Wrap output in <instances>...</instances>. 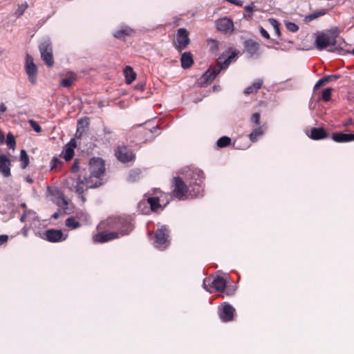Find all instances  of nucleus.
I'll use <instances>...</instances> for the list:
<instances>
[{
  "label": "nucleus",
  "instance_id": "f257e3e1",
  "mask_svg": "<svg viewBox=\"0 0 354 354\" xmlns=\"http://www.w3.org/2000/svg\"><path fill=\"white\" fill-rule=\"evenodd\" d=\"M105 171L104 162L100 158L91 159L89 163L82 169L77 178L66 180L67 187L80 195L82 203L86 201L83 193L88 189L97 187L103 184L101 176Z\"/></svg>",
  "mask_w": 354,
  "mask_h": 354
},
{
  "label": "nucleus",
  "instance_id": "f03ea898",
  "mask_svg": "<svg viewBox=\"0 0 354 354\" xmlns=\"http://www.w3.org/2000/svg\"><path fill=\"white\" fill-rule=\"evenodd\" d=\"M100 225L102 227L106 226L115 231L100 232L95 234L93 236L95 242L105 243L115 239H118L129 234L133 228L130 216L109 218L106 221L102 222Z\"/></svg>",
  "mask_w": 354,
  "mask_h": 354
},
{
  "label": "nucleus",
  "instance_id": "7ed1b4c3",
  "mask_svg": "<svg viewBox=\"0 0 354 354\" xmlns=\"http://www.w3.org/2000/svg\"><path fill=\"white\" fill-rule=\"evenodd\" d=\"M235 52L225 51L218 59L216 65L210 67L199 79L198 84L201 86L209 84L213 82L217 75L230 64L236 57Z\"/></svg>",
  "mask_w": 354,
  "mask_h": 354
},
{
  "label": "nucleus",
  "instance_id": "20e7f679",
  "mask_svg": "<svg viewBox=\"0 0 354 354\" xmlns=\"http://www.w3.org/2000/svg\"><path fill=\"white\" fill-rule=\"evenodd\" d=\"M336 36L328 33H320L315 35V45L317 49L322 50L328 47V51L331 53H339L343 49L336 46Z\"/></svg>",
  "mask_w": 354,
  "mask_h": 354
},
{
  "label": "nucleus",
  "instance_id": "39448f33",
  "mask_svg": "<svg viewBox=\"0 0 354 354\" xmlns=\"http://www.w3.org/2000/svg\"><path fill=\"white\" fill-rule=\"evenodd\" d=\"M186 176L189 187L193 188L192 197L198 196L203 190L202 183L205 177L203 171L197 168L189 170Z\"/></svg>",
  "mask_w": 354,
  "mask_h": 354
},
{
  "label": "nucleus",
  "instance_id": "423d86ee",
  "mask_svg": "<svg viewBox=\"0 0 354 354\" xmlns=\"http://www.w3.org/2000/svg\"><path fill=\"white\" fill-rule=\"evenodd\" d=\"M173 194L178 200H185L189 196L192 197L193 188L189 187V185H187L181 178L176 177L174 178Z\"/></svg>",
  "mask_w": 354,
  "mask_h": 354
},
{
  "label": "nucleus",
  "instance_id": "0eeeda50",
  "mask_svg": "<svg viewBox=\"0 0 354 354\" xmlns=\"http://www.w3.org/2000/svg\"><path fill=\"white\" fill-rule=\"evenodd\" d=\"M226 286V281L221 276H217L214 279L205 278L203 282V288L209 292L214 291L224 292Z\"/></svg>",
  "mask_w": 354,
  "mask_h": 354
},
{
  "label": "nucleus",
  "instance_id": "6e6552de",
  "mask_svg": "<svg viewBox=\"0 0 354 354\" xmlns=\"http://www.w3.org/2000/svg\"><path fill=\"white\" fill-rule=\"evenodd\" d=\"M39 50L41 58L44 62L49 67L54 64V57L53 55L52 43L48 38L44 39L39 45Z\"/></svg>",
  "mask_w": 354,
  "mask_h": 354
},
{
  "label": "nucleus",
  "instance_id": "1a4fd4ad",
  "mask_svg": "<svg viewBox=\"0 0 354 354\" xmlns=\"http://www.w3.org/2000/svg\"><path fill=\"white\" fill-rule=\"evenodd\" d=\"M169 230L165 225L158 228L154 241V246L159 250H164L169 245Z\"/></svg>",
  "mask_w": 354,
  "mask_h": 354
},
{
  "label": "nucleus",
  "instance_id": "9d476101",
  "mask_svg": "<svg viewBox=\"0 0 354 354\" xmlns=\"http://www.w3.org/2000/svg\"><path fill=\"white\" fill-rule=\"evenodd\" d=\"M25 69L28 75L29 82L32 84H36L38 70L37 66L33 62L32 57L28 54H27L26 57Z\"/></svg>",
  "mask_w": 354,
  "mask_h": 354
},
{
  "label": "nucleus",
  "instance_id": "9b49d317",
  "mask_svg": "<svg viewBox=\"0 0 354 354\" xmlns=\"http://www.w3.org/2000/svg\"><path fill=\"white\" fill-rule=\"evenodd\" d=\"M244 48L250 58H258L261 55L259 44L252 39L246 40L244 42Z\"/></svg>",
  "mask_w": 354,
  "mask_h": 354
},
{
  "label": "nucleus",
  "instance_id": "f8f14e48",
  "mask_svg": "<svg viewBox=\"0 0 354 354\" xmlns=\"http://www.w3.org/2000/svg\"><path fill=\"white\" fill-rule=\"evenodd\" d=\"M234 313L235 309L232 305L224 303L219 310L218 316L223 322H228L233 320Z\"/></svg>",
  "mask_w": 354,
  "mask_h": 354
},
{
  "label": "nucleus",
  "instance_id": "ddd939ff",
  "mask_svg": "<svg viewBox=\"0 0 354 354\" xmlns=\"http://www.w3.org/2000/svg\"><path fill=\"white\" fill-rule=\"evenodd\" d=\"M177 45L176 48L179 52L185 49L189 44V38L188 32L185 28H180L177 33Z\"/></svg>",
  "mask_w": 354,
  "mask_h": 354
},
{
  "label": "nucleus",
  "instance_id": "4468645a",
  "mask_svg": "<svg viewBox=\"0 0 354 354\" xmlns=\"http://www.w3.org/2000/svg\"><path fill=\"white\" fill-rule=\"evenodd\" d=\"M115 156L120 161L127 162L134 158V154L126 146H119L115 151Z\"/></svg>",
  "mask_w": 354,
  "mask_h": 354
},
{
  "label": "nucleus",
  "instance_id": "2eb2a0df",
  "mask_svg": "<svg viewBox=\"0 0 354 354\" xmlns=\"http://www.w3.org/2000/svg\"><path fill=\"white\" fill-rule=\"evenodd\" d=\"M216 28L219 31L232 33L234 30V23L230 18L223 17L217 20Z\"/></svg>",
  "mask_w": 354,
  "mask_h": 354
},
{
  "label": "nucleus",
  "instance_id": "dca6fc26",
  "mask_svg": "<svg viewBox=\"0 0 354 354\" xmlns=\"http://www.w3.org/2000/svg\"><path fill=\"white\" fill-rule=\"evenodd\" d=\"M135 33V30L131 27L122 25L120 28L115 30L113 37L118 39L123 40L126 37H131Z\"/></svg>",
  "mask_w": 354,
  "mask_h": 354
},
{
  "label": "nucleus",
  "instance_id": "f3484780",
  "mask_svg": "<svg viewBox=\"0 0 354 354\" xmlns=\"http://www.w3.org/2000/svg\"><path fill=\"white\" fill-rule=\"evenodd\" d=\"M45 239L50 242H59L66 239L60 230H48L44 234Z\"/></svg>",
  "mask_w": 354,
  "mask_h": 354
},
{
  "label": "nucleus",
  "instance_id": "a211bd4d",
  "mask_svg": "<svg viewBox=\"0 0 354 354\" xmlns=\"http://www.w3.org/2000/svg\"><path fill=\"white\" fill-rule=\"evenodd\" d=\"M10 160L7 156L2 154L0 155V173L4 177H9L10 176Z\"/></svg>",
  "mask_w": 354,
  "mask_h": 354
},
{
  "label": "nucleus",
  "instance_id": "6ab92c4d",
  "mask_svg": "<svg viewBox=\"0 0 354 354\" xmlns=\"http://www.w3.org/2000/svg\"><path fill=\"white\" fill-rule=\"evenodd\" d=\"M76 147V142L74 139L71 141L65 146L64 150L62 152L61 156L66 160H71L74 156V149Z\"/></svg>",
  "mask_w": 354,
  "mask_h": 354
},
{
  "label": "nucleus",
  "instance_id": "aec40b11",
  "mask_svg": "<svg viewBox=\"0 0 354 354\" xmlns=\"http://www.w3.org/2000/svg\"><path fill=\"white\" fill-rule=\"evenodd\" d=\"M266 126L261 125L253 129L252 132L249 134V139L252 142H257L260 138H261L266 131Z\"/></svg>",
  "mask_w": 354,
  "mask_h": 354
},
{
  "label": "nucleus",
  "instance_id": "412c9836",
  "mask_svg": "<svg viewBox=\"0 0 354 354\" xmlns=\"http://www.w3.org/2000/svg\"><path fill=\"white\" fill-rule=\"evenodd\" d=\"M332 139L336 142H348L354 140V134L344 133L342 132L334 133Z\"/></svg>",
  "mask_w": 354,
  "mask_h": 354
},
{
  "label": "nucleus",
  "instance_id": "4be33fe9",
  "mask_svg": "<svg viewBox=\"0 0 354 354\" xmlns=\"http://www.w3.org/2000/svg\"><path fill=\"white\" fill-rule=\"evenodd\" d=\"M310 137L313 140H322L326 138L328 134L323 128H313L310 131Z\"/></svg>",
  "mask_w": 354,
  "mask_h": 354
},
{
  "label": "nucleus",
  "instance_id": "5701e85b",
  "mask_svg": "<svg viewBox=\"0 0 354 354\" xmlns=\"http://www.w3.org/2000/svg\"><path fill=\"white\" fill-rule=\"evenodd\" d=\"M53 198L52 201L59 207L61 206L62 204L66 203V198L64 196V194L57 190L55 189L52 192Z\"/></svg>",
  "mask_w": 354,
  "mask_h": 354
},
{
  "label": "nucleus",
  "instance_id": "b1692460",
  "mask_svg": "<svg viewBox=\"0 0 354 354\" xmlns=\"http://www.w3.org/2000/svg\"><path fill=\"white\" fill-rule=\"evenodd\" d=\"M340 77L339 75H330L324 77L323 78L319 79L314 86V89L324 85V84L329 82H334L338 80Z\"/></svg>",
  "mask_w": 354,
  "mask_h": 354
},
{
  "label": "nucleus",
  "instance_id": "393cba45",
  "mask_svg": "<svg viewBox=\"0 0 354 354\" xmlns=\"http://www.w3.org/2000/svg\"><path fill=\"white\" fill-rule=\"evenodd\" d=\"M181 66L183 68H189L193 64L192 56L190 53H184L182 55L181 59Z\"/></svg>",
  "mask_w": 354,
  "mask_h": 354
},
{
  "label": "nucleus",
  "instance_id": "a878e982",
  "mask_svg": "<svg viewBox=\"0 0 354 354\" xmlns=\"http://www.w3.org/2000/svg\"><path fill=\"white\" fill-rule=\"evenodd\" d=\"M326 14V11L324 9L320 10H317L310 13V15L306 16L304 19V22L308 23L322 16H324Z\"/></svg>",
  "mask_w": 354,
  "mask_h": 354
},
{
  "label": "nucleus",
  "instance_id": "bb28decb",
  "mask_svg": "<svg viewBox=\"0 0 354 354\" xmlns=\"http://www.w3.org/2000/svg\"><path fill=\"white\" fill-rule=\"evenodd\" d=\"M262 84H263V80L261 79L257 80L252 85L248 86L245 89L244 93L251 94V93H256L262 86Z\"/></svg>",
  "mask_w": 354,
  "mask_h": 354
},
{
  "label": "nucleus",
  "instance_id": "cd10ccee",
  "mask_svg": "<svg viewBox=\"0 0 354 354\" xmlns=\"http://www.w3.org/2000/svg\"><path fill=\"white\" fill-rule=\"evenodd\" d=\"M88 125V119H81L78 120L77 122V128L75 133L76 138H80L84 131V129L86 128Z\"/></svg>",
  "mask_w": 354,
  "mask_h": 354
},
{
  "label": "nucleus",
  "instance_id": "c85d7f7f",
  "mask_svg": "<svg viewBox=\"0 0 354 354\" xmlns=\"http://www.w3.org/2000/svg\"><path fill=\"white\" fill-rule=\"evenodd\" d=\"M124 73L126 78V82L131 84L136 78V73L130 66H126L124 69Z\"/></svg>",
  "mask_w": 354,
  "mask_h": 354
},
{
  "label": "nucleus",
  "instance_id": "c756f323",
  "mask_svg": "<svg viewBox=\"0 0 354 354\" xmlns=\"http://www.w3.org/2000/svg\"><path fill=\"white\" fill-rule=\"evenodd\" d=\"M147 201L153 212L157 211L161 207L160 200L158 197H149Z\"/></svg>",
  "mask_w": 354,
  "mask_h": 354
},
{
  "label": "nucleus",
  "instance_id": "7c9ffc66",
  "mask_svg": "<svg viewBox=\"0 0 354 354\" xmlns=\"http://www.w3.org/2000/svg\"><path fill=\"white\" fill-rule=\"evenodd\" d=\"M20 160L21 162V167L22 169L26 168V167L29 164V157H28L26 151L24 149L21 150V152H20Z\"/></svg>",
  "mask_w": 354,
  "mask_h": 354
},
{
  "label": "nucleus",
  "instance_id": "2f4dec72",
  "mask_svg": "<svg viewBox=\"0 0 354 354\" xmlns=\"http://www.w3.org/2000/svg\"><path fill=\"white\" fill-rule=\"evenodd\" d=\"M66 225L73 230L77 229L80 226V223L74 217H68L66 221Z\"/></svg>",
  "mask_w": 354,
  "mask_h": 354
},
{
  "label": "nucleus",
  "instance_id": "473e14b6",
  "mask_svg": "<svg viewBox=\"0 0 354 354\" xmlns=\"http://www.w3.org/2000/svg\"><path fill=\"white\" fill-rule=\"evenodd\" d=\"M231 142V139L227 136H223L217 140V146L220 148L228 146Z\"/></svg>",
  "mask_w": 354,
  "mask_h": 354
},
{
  "label": "nucleus",
  "instance_id": "72a5a7b5",
  "mask_svg": "<svg viewBox=\"0 0 354 354\" xmlns=\"http://www.w3.org/2000/svg\"><path fill=\"white\" fill-rule=\"evenodd\" d=\"M140 175V171L139 169H133L129 171L128 176V180L129 182H133L139 178Z\"/></svg>",
  "mask_w": 354,
  "mask_h": 354
},
{
  "label": "nucleus",
  "instance_id": "f704fd0d",
  "mask_svg": "<svg viewBox=\"0 0 354 354\" xmlns=\"http://www.w3.org/2000/svg\"><path fill=\"white\" fill-rule=\"evenodd\" d=\"M207 46L209 48V50L212 53H215L218 50V41L215 39H208L207 40Z\"/></svg>",
  "mask_w": 354,
  "mask_h": 354
},
{
  "label": "nucleus",
  "instance_id": "c9c22d12",
  "mask_svg": "<svg viewBox=\"0 0 354 354\" xmlns=\"http://www.w3.org/2000/svg\"><path fill=\"white\" fill-rule=\"evenodd\" d=\"M269 22H270V25L272 26L277 36L279 37L281 35V32H280V29H279V26L278 21L276 19L271 18V19H269Z\"/></svg>",
  "mask_w": 354,
  "mask_h": 354
},
{
  "label": "nucleus",
  "instance_id": "e433bc0d",
  "mask_svg": "<svg viewBox=\"0 0 354 354\" xmlns=\"http://www.w3.org/2000/svg\"><path fill=\"white\" fill-rule=\"evenodd\" d=\"M35 213L31 210H25L24 213L20 218L21 222H25L27 218H30L31 219L35 218Z\"/></svg>",
  "mask_w": 354,
  "mask_h": 354
},
{
  "label": "nucleus",
  "instance_id": "4c0bfd02",
  "mask_svg": "<svg viewBox=\"0 0 354 354\" xmlns=\"http://www.w3.org/2000/svg\"><path fill=\"white\" fill-rule=\"evenodd\" d=\"M28 5L27 2H24L21 5H19L15 11V15L17 17L21 16L24 13L25 10L28 8Z\"/></svg>",
  "mask_w": 354,
  "mask_h": 354
},
{
  "label": "nucleus",
  "instance_id": "58836bf2",
  "mask_svg": "<svg viewBox=\"0 0 354 354\" xmlns=\"http://www.w3.org/2000/svg\"><path fill=\"white\" fill-rule=\"evenodd\" d=\"M285 25L288 30L292 32H296L299 30V26L296 24L290 21H286Z\"/></svg>",
  "mask_w": 354,
  "mask_h": 354
},
{
  "label": "nucleus",
  "instance_id": "ea45409f",
  "mask_svg": "<svg viewBox=\"0 0 354 354\" xmlns=\"http://www.w3.org/2000/svg\"><path fill=\"white\" fill-rule=\"evenodd\" d=\"M75 80V77H70L61 80L60 85L63 87H70Z\"/></svg>",
  "mask_w": 354,
  "mask_h": 354
},
{
  "label": "nucleus",
  "instance_id": "a19ab883",
  "mask_svg": "<svg viewBox=\"0 0 354 354\" xmlns=\"http://www.w3.org/2000/svg\"><path fill=\"white\" fill-rule=\"evenodd\" d=\"M6 144H7L8 147L10 148H12V149L15 148V146L16 144L15 139L14 136L10 133H9L7 135Z\"/></svg>",
  "mask_w": 354,
  "mask_h": 354
},
{
  "label": "nucleus",
  "instance_id": "79ce46f5",
  "mask_svg": "<svg viewBox=\"0 0 354 354\" xmlns=\"http://www.w3.org/2000/svg\"><path fill=\"white\" fill-rule=\"evenodd\" d=\"M260 113H255L252 114L250 118L251 122L253 124L254 126H258L260 124Z\"/></svg>",
  "mask_w": 354,
  "mask_h": 354
},
{
  "label": "nucleus",
  "instance_id": "37998d69",
  "mask_svg": "<svg viewBox=\"0 0 354 354\" xmlns=\"http://www.w3.org/2000/svg\"><path fill=\"white\" fill-rule=\"evenodd\" d=\"M63 209L65 214H68L72 212V207H71V204L68 200L66 199V203L62 204L59 207Z\"/></svg>",
  "mask_w": 354,
  "mask_h": 354
},
{
  "label": "nucleus",
  "instance_id": "c03bdc74",
  "mask_svg": "<svg viewBox=\"0 0 354 354\" xmlns=\"http://www.w3.org/2000/svg\"><path fill=\"white\" fill-rule=\"evenodd\" d=\"M331 91H332V89L330 88H325L322 91V98L324 101H328L330 100V98Z\"/></svg>",
  "mask_w": 354,
  "mask_h": 354
},
{
  "label": "nucleus",
  "instance_id": "a18cd8bd",
  "mask_svg": "<svg viewBox=\"0 0 354 354\" xmlns=\"http://www.w3.org/2000/svg\"><path fill=\"white\" fill-rule=\"evenodd\" d=\"M28 123L30 124V127L34 129V131H35L37 133H39L41 131V127L36 121L33 120H30L28 121Z\"/></svg>",
  "mask_w": 354,
  "mask_h": 354
},
{
  "label": "nucleus",
  "instance_id": "49530a36",
  "mask_svg": "<svg viewBox=\"0 0 354 354\" xmlns=\"http://www.w3.org/2000/svg\"><path fill=\"white\" fill-rule=\"evenodd\" d=\"M159 129V126L156 125L153 127L151 129L148 131V133L150 135V138L148 139H145V141H148L149 140H152L153 137L152 136V134L156 133Z\"/></svg>",
  "mask_w": 354,
  "mask_h": 354
},
{
  "label": "nucleus",
  "instance_id": "de8ad7c7",
  "mask_svg": "<svg viewBox=\"0 0 354 354\" xmlns=\"http://www.w3.org/2000/svg\"><path fill=\"white\" fill-rule=\"evenodd\" d=\"M61 163V160L56 158V157H54L52 160H51V169H53L55 168H56L57 167L58 165H59Z\"/></svg>",
  "mask_w": 354,
  "mask_h": 354
},
{
  "label": "nucleus",
  "instance_id": "09e8293b",
  "mask_svg": "<svg viewBox=\"0 0 354 354\" xmlns=\"http://www.w3.org/2000/svg\"><path fill=\"white\" fill-rule=\"evenodd\" d=\"M80 162L78 160H75L73 162V167H72V171L73 173H76L80 171Z\"/></svg>",
  "mask_w": 354,
  "mask_h": 354
},
{
  "label": "nucleus",
  "instance_id": "8fccbe9b",
  "mask_svg": "<svg viewBox=\"0 0 354 354\" xmlns=\"http://www.w3.org/2000/svg\"><path fill=\"white\" fill-rule=\"evenodd\" d=\"M225 291L227 295L232 296L235 293V288L233 286L232 287H227L226 286Z\"/></svg>",
  "mask_w": 354,
  "mask_h": 354
},
{
  "label": "nucleus",
  "instance_id": "3c124183",
  "mask_svg": "<svg viewBox=\"0 0 354 354\" xmlns=\"http://www.w3.org/2000/svg\"><path fill=\"white\" fill-rule=\"evenodd\" d=\"M244 8L246 11H248L250 12H252L254 11L257 10L253 3H252L250 5L245 6Z\"/></svg>",
  "mask_w": 354,
  "mask_h": 354
},
{
  "label": "nucleus",
  "instance_id": "603ef678",
  "mask_svg": "<svg viewBox=\"0 0 354 354\" xmlns=\"http://www.w3.org/2000/svg\"><path fill=\"white\" fill-rule=\"evenodd\" d=\"M260 32H261V35L265 37L266 39H270V35L269 33L267 32V30H266L263 28H261L260 29Z\"/></svg>",
  "mask_w": 354,
  "mask_h": 354
},
{
  "label": "nucleus",
  "instance_id": "864d4df0",
  "mask_svg": "<svg viewBox=\"0 0 354 354\" xmlns=\"http://www.w3.org/2000/svg\"><path fill=\"white\" fill-rule=\"evenodd\" d=\"M227 1L239 6H242L243 1L240 0H226Z\"/></svg>",
  "mask_w": 354,
  "mask_h": 354
},
{
  "label": "nucleus",
  "instance_id": "5fc2aeb1",
  "mask_svg": "<svg viewBox=\"0 0 354 354\" xmlns=\"http://www.w3.org/2000/svg\"><path fill=\"white\" fill-rule=\"evenodd\" d=\"M8 239V236L7 235H0V245L4 243H6Z\"/></svg>",
  "mask_w": 354,
  "mask_h": 354
},
{
  "label": "nucleus",
  "instance_id": "6e6d98bb",
  "mask_svg": "<svg viewBox=\"0 0 354 354\" xmlns=\"http://www.w3.org/2000/svg\"><path fill=\"white\" fill-rule=\"evenodd\" d=\"M28 230H29V229H28L26 226H24V227L21 229V234H22L25 237H27V236H28Z\"/></svg>",
  "mask_w": 354,
  "mask_h": 354
},
{
  "label": "nucleus",
  "instance_id": "4d7b16f0",
  "mask_svg": "<svg viewBox=\"0 0 354 354\" xmlns=\"http://www.w3.org/2000/svg\"><path fill=\"white\" fill-rule=\"evenodd\" d=\"M6 111H7L6 106L3 103L0 104V113H3Z\"/></svg>",
  "mask_w": 354,
  "mask_h": 354
},
{
  "label": "nucleus",
  "instance_id": "13d9d810",
  "mask_svg": "<svg viewBox=\"0 0 354 354\" xmlns=\"http://www.w3.org/2000/svg\"><path fill=\"white\" fill-rule=\"evenodd\" d=\"M59 216V211L55 212L53 215H52V218H54V219H57Z\"/></svg>",
  "mask_w": 354,
  "mask_h": 354
},
{
  "label": "nucleus",
  "instance_id": "bf43d9fd",
  "mask_svg": "<svg viewBox=\"0 0 354 354\" xmlns=\"http://www.w3.org/2000/svg\"><path fill=\"white\" fill-rule=\"evenodd\" d=\"M26 180L29 183H33V180L31 178H30V177H27L26 178Z\"/></svg>",
  "mask_w": 354,
  "mask_h": 354
},
{
  "label": "nucleus",
  "instance_id": "052dcab7",
  "mask_svg": "<svg viewBox=\"0 0 354 354\" xmlns=\"http://www.w3.org/2000/svg\"><path fill=\"white\" fill-rule=\"evenodd\" d=\"M21 206L23 207V208H26V205L25 203H22L21 205Z\"/></svg>",
  "mask_w": 354,
  "mask_h": 354
},
{
  "label": "nucleus",
  "instance_id": "680f3d73",
  "mask_svg": "<svg viewBox=\"0 0 354 354\" xmlns=\"http://www.w3.org/2000/svg\"><path fill=\"white\" fill-rule=\"evenodd\" d=\"M248 147H249V145L248 146H246L245 147H238L239 149H247Z\"/></svg>",
  "mask_w": 354,
  "mask_h": 354
},
{
  "label": "nucleus",
  "instance_id": "e2e57ef3",
  "mask_svg": "<svg viewBox=\"0 0 354 354\" xmlns=\"http://www.w3.org/2000/svg\"><path fill=\"white\" fill-rule=\"evenodd\" d=\"M3 50L0 49V55H1L3 54Z\"/></svg>",
  "mask_w": 354,
  "mask_h": 354
},
{
  "label": "nucleus",
  "instance_id": "0e129e2a",
  "mask_svg": "<svg viewBox=\"0 0 354 354\" xmlns=\"http://www.w3.org/2000/svg\"><path fill=\"white\" fill-rule=\"evenodd\" d=\"M3 136H0V140H1V141H2V140H3Z\"/></svg>",
  "mask_w": 354,
  "mask_h": 354
},
{
  "label": "nucleus",
  "instance_id": "69168bd1",
  "mask_svg": "<svg viewBox=\"0 0 354 354\" xmlns=\"http://www.w3.org/2000/svg\"><path fill=\"white\" fill-rule=\"evenodd\" d=\"M352 54H353V55H354V47H353V50H352Z\"/></svg>",
  "mask_w": 354,
  "mask_h": 354
}]
</instances>
